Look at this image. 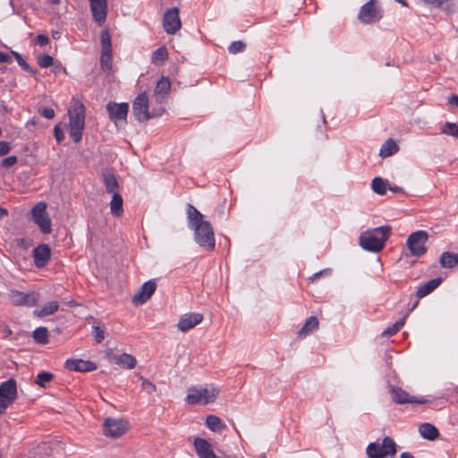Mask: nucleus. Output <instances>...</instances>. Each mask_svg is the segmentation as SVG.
<instances>
[{
	"instance_id": "1",
	"label": "nucleus",
	"mask_w": 458,
	"mask_h": 458,
	"mask_svg": "<svg viewBox=\"0 0 458 458\" xmlns=\"http://www.w3.org/2000/svg\"><path fill=\"white\" fill-rule=\"evenodd\" d=\"M187 219L189 227L194 231V240L199 247L212 251L216 246L213 227L203 215L191 204L187 205Z\"/></svg>"
},
{
	"instance_id": "2",
	"label": "nucleus",
	"mask_w": 458,
	"mask_h": 458,
	"mask_svg": "<svg viewBox=\"0 0 458 458\" xmlns=\"http://www.w3.org/2000/svg\"><path fill=\"white\" fill-rule=\"evenodd\" d=\"M392 227L383 225L362 233L360 236V245L366 250L378 252L382 250L390 237Z\"/></svg>"
},
{
	"instance_id": "3",
	"label": "nucleus",
	"mask_w": 458,
	"mask_h": 458,
	"mask_svg": "<svg viewBox=\"0 0 458 458\" xmlns=\"http://www.w3.org/2000/svg\"><path fill=\"white\" fill-rule=\"evenodd\" d=\"M85 112L86 108L80 100L72 98L69 114L70 136L74 142L78 143L81 140L82 132L85 126Z\"/></svg>"
},
{
	"instance_id": "4",
	"label": "nucleus",
	"mask_w": 458,
	"mask_h": 458,
	"mask_svg": "<svg viewBox=\"0 0 458 458\" xmlns=\"http://www.w3.org/2000/svg\"><path fill=\"white\" fill-rule=\"evenodd\" d=\"M148 108V97L147 93L142 92L139 94L132 103V114L140 123L157 117L165 112L164 107H161L157 112L155 110L149 112Z\"/></svg>"
},
{
	"instance_id": "5",
	"label": "nucleus",
	"mask_w": 458,
	"mask_h": 458,
	"mask_svg": "<svg viewBox=\"0 0 458 458\" xmlns=\"http://www.w3.org/2000/svg\"><path fill=\"white\" fill-rule=\"evenodd\" d=\"M185 401L188 404H208L214 403L216 399L219 390L214 386L211 387H190Z\"/></svg>"
},
{
	"instance_id": "6",
	"label": "nucleus",
	"mask_w": 458,
	"mask_h": 458,
	"mask_svg": "<svg viewBox=\"0 0 458 458\" xmlns=\"http://www.w3.org/2000/svg\"><path fill=\"white\" fill-rule=\"evenodd\" d=\"M396 444L390 437H385L382 444L373 442L369 444L366 449L369 458H388L396 454Z\"/></svg>"
},
{
	"instance_id": "7",
	"label": "nucleus",
	"mask_w": 458,
	"mask_h": 458,
	"mask_svg": "<svg viewBox=\"0 0 458 458\" xmlns=\"http://www.w3.org/2000/svg\"><path fill=\"white\" fill-rule=\"evenodd\" d=\"M17 399V385L10 378L0 385V415Z\"/></svg>"
},
{
	"instance_id": "8",
	"label": "nucleus",
	"mask_w": 458,
	"mask_h": 458,
	"mask_svg": "<svg viewBox=\"0 0 458 458\" xmlns=\"http://www.w3.org/2000/svg\"><path fill=\"white\" fill-rule=\"evenodd\" d=\"M32 220L39 227L40 232L44 234L50 233L51 220L47 212V204L45 202H38L31 209Z\"/></svg>"
},
{
	"instance_id": "9",
	"label": "nucleus",
	"mask_w": 458,
	"mask_h": 458,
	"mask_svg": "<svg viewBox=\"0 0 458 458\" xmlns=\"http://www.w3.org/2000/svg\"><path fill=\"white\" fill-rule=\"evenodd\" d=\"M8 299L14 306L32 307L37 304L39 294L36 292L23 293L15 289H12L8 293Z\"/></svg>"
},
{
	"instance_id": "10",
	"label": "nucleus",
	"mask_w": 458,
	"mask_h": 458,
	"mask_svg": "<svg viewBox=\"0 0 458 458\" xmlns=\"http://www.w3.org/2000/svg\"><path fill=\"white\" fill-rule=\"evenodd\" d=\"M428 233L425 231H417L409 235L407 239V246L413 256H422L427 248L425 243L428 240Z\"/></svg>"
},
{
	"instance_id": "11",
	"label": "nucleus",
	"mask_w": 458,
	"mask_h": 458,
	"mask_svg": "<svg viewBox=\"0 0 458 458\" xmlns=\"http://www.w3.org/2000/svg\"><path fill=\"white\" fill-rule=\"evenodd\" d=\"M128 429L127 421L122 419L107 418L103 424L105 436L111 438H118L124 435Z\"/></svg>"
},
{
	"instance_id": "12",
	"label": "nucleus",
	"mask_w": 458,
	"mask_h": 458,
	"mask_svg": "<svg viewBox=\"0 0 458 458\" xmlns=\"http://www.w3.org/2000/svg\"><path fill=\"white\" fill-rule=\"evenodd\" d=\"M358 18L361 22L370 24L379 21L382 14L380 9L375 5L374 1L370 0L361 6Z\"/></svg>"
},
{
	"instance_id": "13",
	"label": "nucleus",
	"mask_w": 458,
	"mask_h": 458,
	"mask_svg": "<svg viewBox=\"0 0 458 458\" xmlns=\"http://www.w3.org/2000/svg\"><path fill=\"white\" fill-rule=\"evenodd\" d=\"M106 110L110 120L116 125L120 122H123V123H126V117L129 111V105L127 103L109 102L106 105Z\"/></svg>"
},
{
	"instance_id": "14",
	"label": "nucleus",
	"mask_w": 458,
	"mask_h": 458,
	"mask_svg": "<svg viewBox=\"0 0 458 458\" xmlns=\"http://www.w3.org/2000/svg\"><path fill=\"white\" fill-rule=\"evenodd\" d=\"M181 21L179 18V9L173 7L168 9L163 17V27L167 34H174L181 29Z\"/></svg>"
},
{
	"instance_id": "15",
	"label": "nucleus",
	"mask_w": 458,
	"mask_h": 458,
	"mask_svg": "<svg viewBox=\"0 0 458 458\" xmlns=\"http://www.w3.org/2000/svg\"><path fill=\"white\" fill-rule=\"evenodd\" d=\"M391 394L394 402L399 404L405 403H419L423 404L428 403V400L423 397L411 396L406 391L398 386L391 387Z\"/></svg>"
},
{
	"instance_id": "16",
	"label": "nucleus",
	"mask_w": 458,
	"mask_h": 458,
	"mask_svg": "<svg viewBox=\"0 0 458 458\" xmlns=\"http://www.w3.org/2000/svg\"><path fill=\"white\" fill-rule=\"evenodd\" d=\"M157 288L155 281L149 280L144 283L138 293L132 297V302L135 305H142L153 295Z\"/></svg>"
},
{
	"instance_id": "17",
	"label": "nucleus",
	"mask_w": 458,
	"mask_h": 458,
	"mask_svg": "<svg viewBox=\"0 0 458 458\" xmlns=\"http://www.w3.org/2000/svg\"><path fill=\"white\" fill-rule=\"evenodd\" d=\"M92 17L96 22L102 25L106 19L107 1L106 0H89Z\"/></svg>"
},
{
	"instance_id": "18",
	"label": "nucleus",
	"mask_w": 458,
	"mask_h": 458,
	"mask_svg": "<svg viewBox=\"0 0 458 458\" xmlns=\"http://www.w3.org/2000/svg\"><path fill=\"white\" fill-rule=\"evenodd\" d=\"M203 320L201 313H186L180 317L177 327L181 332H187Z\"/></svg>"
},
{
	"instance_id": "19",
	"label": "nucleus",
	"mask_w": 458,
	"mask_h": 458,
	"mask_svg": "<svg viewBox=\"0 0 458 458\" xmlns=\"http://www.w3.org/2000/svg\"><path fill=\"white\" fill-rule=\"evenodd\" d=\"M64 367L70 371L89 372L97 369V365L90 360L81 359H68Z\"/></svg>"
},
{
	"instance_id": "20",
	"label": "nucleus",
	"mask_w": 458,
	"mask_h": 458,
	"mask_svg": "<svg viewBox=\"0 0 458 458\" xmlns=\"http://www.w3.org/2000/svg\"><path fill=\"white\" fill-rule=\"evenodd\" d=\"M34 265L38 268L45 267L51 258V250L47 244H40L33 250Z\"/></svg>"
},
{
	"instance_id": "21",
	"label": "nucleus",
	"mask_w": 458,
	"mask_h": 458,
	"mask_svg": "<svg viewBox=\"0 0 458 458\" xmlns=\"http://www.w3.org/2000/svg\"><path fill=\"white\" fill-rule=\"evenodd\" d=\"M195 451L199 458H216L210 443L201 437H196L193 442Z\"/></svg>"
},
{
	"instance_id": "22",
	"label": "nucleus",
	"mask_w": 458,
	"mask_h": 458,
	"mask_svg": "<svg viewBox=\"0 0 458 458\" xmlns=\"http://www.w3.org/2000/svg\"><path fill=\"white\" fill-rule=\"evenodd\" d=\"M171 89V81L167 77L162 76L161 79L157 82L154 89V98L161 103L166 96L169 94Z\"/></svg>"
},
{
	"instance_id": "23",
	"label": "nucleus",
	"mask_w": 458,
	"mask_h": 458,
	"mask_svg": "<svg viewBox=\"0 0 458 458\" xmlns=\"http://www.w3.org/2000/svg\"><path fill=\"white\" fill-rule=\"evenodd\" d=\"M102 177L106 190L108 193H117L119 183L118 181L111 169H104L102 171Z\"/></svg>"
},
{
	"instance_id": "24",
	"label": "nucleus",
	"mask_w": 458,
	"mask_h": 458,
	"mask_svg": "<svg viewBox=\"0 0 458 458\" xmlns=\"http://www.w3.org/2000/svg\"><path fill=\"white\" fill-rule=\"evenodd\" d=\"M442 283L441 277H437L429 280L426 284H423L418 287V291L416 293V296L420 299L423 298L429 293H431L437 287L440 285Z\"/></svg>"
},
{
	"instance_id": "25",
	"label": "nucleus",
	"mask_w": 458,
	"mask_h": 458,
	"mask_svg": "<svg viewBox=\"0 0 458 458\" xmlns=\"http://www.w3.org/2000/svg\"><path fill=\"white\" fill-rule=\"evenodd\" d=\"M419 301H416L415 303L408 310L407 313L403 316V318L396 321L392 327H387L383 331V336H392L394 335L404 325L405 319L408 315L418 306Z\"/></svg>"
},
{
	"instance_id": "26",
	"label": "nucleus",
	"mask_w": 458,
	"mask_h": 458,
	"mask_svg": "<svg viewBox=\"0 0 458 458\" xmlns=\"http://www.w3.org/2000/svg\"><path fill=\"white\" fill-rule=\"evenodd\" d=\"M420 436L429 441H434L439 437L438 429L430 423H422L419 427Z\"/></svg>"
},
{
	"instance_id": "27",
	"label": "nucleus",
	"mask_w": 458,
	"mask_h": 458,
	"mask_svg": "<svg viewBox=\"0 0 458 458\" xmlns=\"http://www.w3.org/2000/svg\"><path fill=\"white\" fill-rule=\"evenodd\" d=\"M425 4L439 8L448 13L455 12V4L453 0H421Z\"/></svg>"
},
{
	"instance_id": "28",
	"label": "nucleus",
	"mask_w": 458,
	"mask_h": 458,
	"mask_svg": "<svg viewBox=\"0 0 458 458\" xmlns=\"http://www.w3.org/2000/svg\"><path fill=\"white\" fill-rule=\"evenodd\" d=\"M318 325L319 323L317 317H310L298 331V336L301 339L305 338L308 335L318 329Z\"/></svg>"
},
{
	"instance_id": "29",
	"label": "nucleus",
	"mask_w": 458,
	"mask_h": 458,
	"mask_svg": "<svg viewBox=\"0 0 458 458\" xmlns=\"http://www.w3.org/2000/svg\"><path fill=\"white\" fill-rule=\"evenodd\" d=\"M114 360L117 365H120L128 369H134L137 364V360H136L135 357L129 353H122L120 355H114Z\"/></svg>"
},
{
	"instance_id": "30",
	"label": "nucleus",
	"mask_w": 458,
	"mask_h": 458,
	"mask_svg": "<svg viewBox=\"0 0 458 458\" xmlns=\"http://www.w3.org/2000/svg\"><path fill=\"white\" fill-rule=\"evenodd\" d=\"M123 200L122 196L117 192L114 193L110 202V211L114 216H121L123 214Z\"/></svg>"
},
{
	"instance_id": "31",
	"label": "nucleus",
	"mask_w": 458,
	"mask_h": 458,
	"mask_svg": "<svg viewBox=\"0 0 458 458\" xmlns=\"http://www.w3.org/2000/svg\"><path fill=\"white\" fill-rule=\"evenodd\" d=\"M206 425L211 431L214 432H222L226 428V425L223 422V420L216 415L207 416Z\"/></svg>"
},
{
	"instance_id": "32",
	"label": "nucleus",
	"mask_w": 458,
	"mask_h": 458,
	"mask_svg": "<svg viewBox=\"0 0 458 458\" xmlns=\"http://www.w3.org/2000/svg\"><path fill=\"white\" fill-rule=\"evenodd\" d=\"M399 150V147L393 139H388L381 147L379 155L382 157L393 156Z\"/></svg>"
},
{
	"instance_id": "33",
	"label": "nucleus",
	"mask_w": 458,
	"mask_h": 458,
	"mask_svg": "<svg viewBox=\"0 0 458 458\" xmlns=\"http://www.w3.org/2000/svg\"><path fill=\"white\" fill-rule=\"evenodd\" d=\"M59 305L57 301H49L46 303L40 310H35L34 315L38 318H44L46 316L54 314L58 310Z\"/></svg>"
},
{
	"instance_id": "34",
	"label": "nucleus",
	"mask_w": 458,
	"mask_h": 458,
	"mask_svg": "<svg viewBox=\"0 0 458 458\" xmlns=\"http://www.w3.org/2000/svg\"><path fill=\"white\" fill-rule=\"evenodd\" d=\"M442 267L452 268L458 264V255L451 252H444L439 259Z\"/></svg>"
},
{
	"instance_id": "35",
	"label": "nucleus",
	"mask_w": 458,
	"mask_h": 458,
	"mask_svg": "<svg viewBox=\"0 0 458 458\" xmlns=\"http://www.w3.org/2000/svg\"><path fill=\"white\" fill-rule=\"evenodd\" d=\"M100 67L103 72L109 73L113 68L112 51L102 50L100 55Z\"/></svg>"
},
{
	"instance_id": "36",
	"label": "nucleus",
	"mask_w": 458,
	"mask_h": 458,
	"mask_svg": "<svg viewBox=\"0 0 458 458\" xmlns=\"http://www.w3.org/2000/svg\"><path fill=\"white\" fill-rule=\"evenodd\" d=\"M373 191L378 195H385L388 189V182L381 177H375L371 182Z\"/></svg>"
},
{
	"instance_id": "37",
	"label": "nucleus",
	"mask_w": 458,
	"mask_h": 458,
	"mask_svg": "<svg viewBox=\"0 0 458 458\" xmlns=\"http://www.w3.org/2000/svg\"><path fill=\"white\" fill-rule=\"evenodd\" d=\"M33 339L36 343L46 344L48 343V331L47 327H40L34 330Z\"/></svg>"
},
{
	"instance_id": "38",
	"label": "nucleus",
	"mask_w": 458,
	"mask_h": 458,
	"mask_svg": "<svg viewBox=\"0 0 458 458\" xmlns=\"http://www.w3.org/2000/svg\"><path fill=\"white\" fill-rule=\"evenodd\" d=\"M12 55L14 56V58L16 59L18 64L21 66V68L30 73L32 76L36 77L37 76V71L35 69H33L22 57V55L21 54H19L18 52H15V51H12Z\"/></svg>"
},
{
	"instance_id": "39",
	"label": "nucleus",
	"mask_w": 458,
	"mask_h": 458,
	"mask_svg": "<svg viewBox=\"0 0 458 458\" xmlns=\"http://www.w3.org/2000/svg\"><path fill=\"white\" fill-rule=\"evenodd\" d=\"M168 59V51L165 46H161L152 54V63L158 64Z\"/></svg>"
},
{
	"instance_id": "40",
	"label": "nucleus",
	"mask_w": 458,
	"mask_h": 458,
	"mask_svg": "<svg viewBox=\"0 0 458 458\" xmlns=\"http://www.w3.org/2000/svg\"><path fill=\"white\" fill-rule=\"evenodd\" d=\"M442 134L458 139V125L455 123L446 122L440 130Z\"/></svg>"
},
{
	"instance_id": "41",
	"label": "nucleus",
	"mask_w": 458,
	"mask_h": 458,
	"mask_svg": "<svg viewBox=\"0 0 458 458\" xmlns=\"http://www.w3.org/2000/svg\"><path fill=\"white\" fill-rule=\"evenodd\" d=\"M54 378V374L48 371H41L38 374L35 383L40 387H46V383L50 382Z\"/></svg>"
},
{
	"instance_id": "42",
	"label": "nucleus",
	"mask_w": 458,
	"mask_h": 458,
	"mask_svg": "<svg viewBox=\"0 0 458 458\" xmlns=\"http://www.w3.org/2000/svg\"><path fill=\"white\" fill-rule=\"evenodd\" d=\"M100 43L102 50L112 51L111 35L108 30H105L101 31Z\"/></svg>"
},
{
	"instance_id": "43",
	"label": "nucleus",
	"mask_w": 458,
	"mask_h": 458,
	"mask_svg": "<svg viewBox=\"0 0 458 458\" xmlns=\"http://www.w3.org/2000/svg\"><path fill=\"white\" fill-rule=\"evenodd\" d=\"M105 327H100L99 325H94L92 327V335L97 344H100L105 338Z\"/></svg>"
},
{
	"instance_id": "44",
	"label": "nucleus",
	"mask_w": 458,
	"mask_h": 458,
	"mask_svg": "<svg viewBox=\"0 0 458 458\" xmlns=\"http://www.w3.org/2000/svg\"><path fill=\"white\" fill-rule=\"evenodd\" d=\"M245 47L246 45L242 41H233L228 47V51L230 54L235 55L243 52Z\"/></svg>"
},
{
	"instance_id": "45",
	"label": "nucleus",
	"mask_w": 458,
	"mask_h": 458,
	"mask_svg": "<svg viewBox=\"0 0 458 458\" xmlns=\"http://www.w3.org/2000/svg\"><path fill=\"white\" fill-rule=\"evenodd\" d=\"M53 63H54V59L49 55L44 54V55H40L38 57V64L41 68H48L53 64Z\"/></svg>"
},
{
	"instance_id": "46",
	"label": "nucleus",
	"mask_w": 458,
	"mask_h": 458,
	"mask_svg": "<svg viewBox=\"0 0 458 458\" xmlns=\"http://www.w3.org/2000/svg\"><path fill=\"white\" fill-rule=\"evenodd\" d=\"M139 378L141 380L142 388L148 394H151L152 393L156 392L157 387L152 382H150L148 379L143 377L141 375H139Z\"/></svg>"
},
{
	"instance_id": "47",
	"label": "nucleus",
	"mask_w": 458,
	"mask_h": 458,
	"mask_svg": "<svg viewBox=\"0 0 458 458\" xmlns=\"http://www.w3.org/2000/svg\"><path fill=\"white\" fill-rule=\"evenodd\" d=\"M18 161L16 156H9L1 161V166L4 168H10L14 165Z\"/></svg>"
},
{
	"instance_id": "48",
	"label": "nucleus",
	"mask_w": 458,
	"mask_h": 458,
	"mask_svg": "<svg viewBox=\"0 0 458 458\" xmlns=\"http://www.w3.org/2000/svg\"><path fill=\"white\" fill-rule=\"evenodd\" d=\"M35 42L38 46L44 47L49 43V38L47 35L39 34L35 38Z\"/></svg>"
},
{
	"instance_id": "49",
	"label": "nucleus",
	"mask_w": 458,
	"mask_h": 458,
	"mask_svg": "<svg viewBox=\"0 0 458 458\" xmlns=\"http://www.w3.org/2000/svg\"><path fill=\"white\" fill-rule=\"evenodd\" d=\"M39 114L47 119H52L55 116V111L50 107L42 108L39 110Z\"/></svg>"
},
{
	"instance_id": "50",
	"label": "nucleus",
	"mask_w": 458,
	"mask_h": 458,
	"mask_svg": "<svg viewBox=\"0 0 458 458\" xmlns=\"http://www.w3.org/2000/svg\"><path fill=\"white\" fill-rule=\"evenodd\" d=\"M10 151V143L7 141H0V157L7 155Z\"/></svg>"
},
{
	"instance_id": "51",
	"label": "nucleus",
	"mask_w": 458,
	"mask_h": 458,
	"mask_svg": "<svg viewBox=\"0 0 458 458\" xmlns=\"http://www.w3.org/2000/svg\"><path fill=\"white\" fill-rule=\"evenodd\" d=\"M331 272L330 269H324V270H321L319 272H317L315 274H313L310 278L309 280L311 282V283H314L316 282L318 278H320L323 275H329Z\"/></svg>"
},
{
	"instance_id": "52",
	"label": "nucleus",
	"mask_w": 458,
	"mask_h": 458,
	"mask_svg": "<svg viewBox=\"0 0 458 458\" xmlns=\"http://www.w3.org/2000/svg\"><path fill=\"white\" fill-rule=\"evenodd\" d=\"M13 55L0 51V64H11L13 62Z\"/></svg>"
},
{
	"instance_id": "53",
	"label": "nucleus",
	"mask_w": 458,
	"mask_h": 458,
	"mask_svg": "<svg viewBox=\"0 0 458 458\" xmlns=\"http://www.w3.org/2000/svg\"><path fill=\"white\" fill-rule=\"evenodd\" d=\"M54 135L58 143H61L62 140L64 139V134L60 129L59 125H55L54 128Z\"/></svg>"
},
{
	"instance_id": "54",
	"label": "nucleus",
	"mask_w": 458,
	"mask_h": 458,
	"mask_svg": "<svg viewBox=\"0 0 458 458\" xmlns=\"http://www.w3.org/2000/svg\"><path fill=\"white\" fill-rule=\"evenodd\" d=\"M448 103L452 106L458 107V95H451L448 98Z\"/></svg>"
},
{
	"instance_id": "55",
	"label": "nucleus",
	"mask_w": 458,
	"mask_h": 458,
	"mask_svg": "<svg viewBox=\"0 0 458 458\" xmlns=\"http://www.w3.org/2000/svg\"><path fill=\"white\" fill-rule=\"evenodd\" d=\"M388 189L395 193H404L403 189L398 186L392 187L388 184Z\"/></svg>"
},
{
	"instance_id": "56",
	"label": "nucleus",
	"mask_w": 458,
	"mask_h": 458,
	"mask_svg": "<svg viewBox=\"0 0 458 458\" xmlns=\"http://www.w3.org/2000/svg\"><path fill=\"white\" fill-rule=\"evenodd\" d=\"M7 214V210L0 207V219H3Z\"/></svg>"
},
{
	"instance_id": "57",
	"label": "nucleus",
	"mask_w": 458,
	"mask_h": 458,
	"mask_svg": "<svg viewBox=\"0 0 458 458\" xmlns=\"http://www.w3.org/2000/svg\"><path fill=\"white\" fill-rule=\"evenodd\" d=\"M400 458H414V456L411 454L405 452L401 454Z\"/></svg>"
},
{
	"instance_id": "58",
	"label": "nucleus",
	"mask_w": 458,
	"mask_h": 458,
	"mask_svg": "<svg viewBox=\"0 0 458 458\" xmlns=\"http://www.w3.org/2000/svg\"><path fill=\"white\" fill-rule=\"evenodd\" d=\"M396 2L400 3L403 6H408V3L406 0H395Z\"/></svg>"
},
{
	"instance_id": "59",
	"label": "nucleus",
	"mask_w": 458,
	"mask_h": 458,
	"mask_svg": "<svg viewBox=\"0 0 458 458\" xmlns=\"http://www.w3.org/2000/svg\"><path fill=\"white\" fill-rule=\"evenodd\" d=\"M4 333L6 335H10L12 334V330L8 327H5Z\"/></svg>"
},
{
	"instance_id": "60",
	"label": "nucleus",
	"mask_w": 458,
	"mask_h": 458,
	"mask_svg": "<svg viewBox=\"0 0 458 458\" xmlns=\"http://www.w3.org/2000/svg\"><path fill=\"white\" fill-rule=\"evenodd\" d=\"M54 3H58V0H53Z\"/></svg>"
},
{
	"instance_id": "61",
	"label": "nucleus",
	"mask_w": 458,
	"mask_h": 458,
	"mask_svg": "<svg viewBox=\"0 0 458 458\" xmlns=\"http://www.w3.org/2000/svg\"><path fill=\"white\" fill-rule=\"evenodd\" d=\"M259 458H266V456H262V457H259Z\"/></svg>"
},
{
	"instance_id": "62",
	"label": "nucleus",
	"mask_w": 458,
	"mask_h": 458,
	"mask_svg": "<svg viewBox=\"0 0 458 458\" xmlns=\"http://www.w3.org/2000/svg\"><path fill=\"white\" fill-rule=\"evenodd\" d=\"M0 458H2V455L0 454Z\"/></svg>"
}]
</instances>
